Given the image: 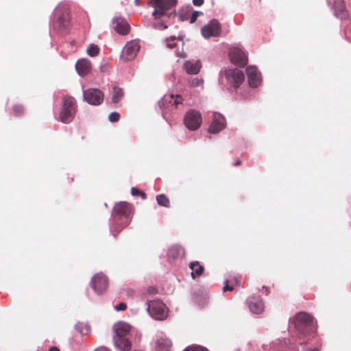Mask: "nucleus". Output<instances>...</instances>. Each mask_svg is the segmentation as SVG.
Returning a JSON list of instances; mask_svg holds the SVG:
<instances>
[{
  "instance_id": "a18cd8bd",
  "label": "nucleus",
  "mask_w": 351,
  "mask_h": 351,
  "mask_svg": "<svg viewBox=\"0 0 351 351\" xmlns=\"http://www.w3.org/2000/svg\"><path fill=\"white\" fill-rule=\"evenodd\" d=\"M96 351H108V350L105 348H100L97 349Z\"/></svg>"
},
{
  "instance_id": "393cba45",
  "label": "nucleus",
  "mask_w": 351,
  "mask_h": 351,
  "mask_svg": "<svg viewBox=\"0 0 351 351\" xmlns=\"http://www.w3.org/2000/svg\"><path fill=\"white\" fill-rule=\"evenodd\" d=\"M75 113V112L74 111L62 108L59 116L60 121L65 123H70L72 121Z\"/></svg>"
},
{
  "instance_id": "c9c22d12",
  "label": "nucleus",
  "mask_w": 351,
  "mask_h": 351,
  "mask_svg": "<svg viewBox=\"0 0 351 351\" xmlns=\"http://www.w3.org/2000/svg\"><path fill=\"white\" fill-rule=\"evenodd\" d=\"M114 308H115V310L117 311H125L127 308V305L124 302H121L119 304H117V306H115Z\"/></svg>"
},
{
  "instance_id": "cd10ccee",
  "label": "nucleus",
  "mask_w": 351,
  "mask_h": 351,
  "mask_svg": "<svg viewBox=\"0 0 351 351\" xmlns=\"http://www.w3.org/2000/svg\"><path fill=\"white\" fill-rule=\"evenodd\" d=\"M157 203L161 206L166 208L170 207V202L169 198L164 194H160L156 196Z\"/></svg>"
},
{
  "instance_id": "ddd939ff",
  "label": "nucleus",
  "mask_w": 351,
  "mask_h": 351,
  "mask_svg": "<svg viewBox=\"0 0 351 351\" xmlns=\"http://www.w3.org/2000/svg\"><path fill=\"white\" fill-rule=\"evenodd\" d=\"M231 62L239 66L243 67L247 64V56L241 49L233 48L229 53Z\"/></svg>"
},
{
  "instance_id": "423d86ee",
  "label": "nucleus",
  "mask_w": 351,
  "mask_h": 351,
  "mask_svg": "<svg viewBox=\"0 0 351 351\" xmlns=\"http://www.w3.org/2000/svg\"><path fill=\"white\" fill-rule=\"evenodd\" d=\"M202 121L201 114L195 110H189L184 117L185 126L192 131L196 130L200 127Z\"/></svg>"
},
{
  "instance_id": "ea45409f",
  "label": "nucleus",
  "mask_w": 351,
  "mask_h": 351,
  "mask_svg": "<svg viewBox=\"0 0 351 351\" xmlns=\"http://www.w3.org/2000/svg\"><path fill=\"white\" fill-rule=\"evenodd\" d=\"M233 290V287L232 286H230L228 285V284H226L223 287V291L224 292L226 291H232Z\"/></svg>"
},
{
  "instance_id": "473e14b6",
  "label": "nucleus",
  "mask_w": 351,
  "mask_h": 351,
  "mask_svg": "<svg viewBox=\"0 0 351 351\" xmlns=\"http://www.w3.org/2000/svg\"><path fill=\"white\" fill-rule=\"evenodd\" d=\"M176 40V37L175 36H171L169 38L167 39L166 42H167V47L169 49H173L174 47H176V44L174 43H172V41L175 40Z\"/></svg>"
},
{
  "instance_id": "72a5a7b5",
  "label": "nucleus",
  "mask_w": 351,
  "mask_h": 351,
  "mask_svg": "<svg viewBox=\"0 0 351 351\" xmlns=\"http://www.w3.org/2000/svg\"><path fill=\"white\" fill-rule=\"evenodd\" d=\"M189 82L191 86H197L202 82V81L198 78H191L189 80Z\"/></svg>"
},
{
  "instance_id": "a19ab883",
  "label": "nucleus",
  "mask_w": 351,
  "mask_h": 351,
  "mask_svg": "<svg viewBox=\"0 0 351 351\" xmlns=\"http://www.w3.org/2000/svg\"><path fill=\"white\" fill-rule=\"evenodd\" d=\"M305 351H318V348H306Z\"/></svg>"
},
{
  "instance_id": "aec40b11",
  "label": "nucleus",
  "mask_w": 351,
  "mask_h": 351,
  "mask_svg": "<svg viewBox=\"0 0 351 351\" xmlns=\"http://www.w3.org/2000/svg\"><path fill=\"white\" fill-rule=\"evenodd\" d=\"M184 66L189 74L195 75L199 72L202 64L199 60H189L185 62Z\"/></svg>"
},
{
  "instance_id": "49530a36",
  "label": "nucleus",
  "mask_w": 351,
  "mask_h": 351,
  "mask_svg": "<svg viewBox=\"0 0 351 351\" xmlns=\"http://www.w3.org/2000/svg\"><path fill=\"white\" fill-rule=\"evenodd\" d=\"M134 3L137 6H139L140 4V0H134Z\"/></svg>"
},
{
  "instance_id": "2f4dec72",
  "label": "nucleus",
  "mask_w": 351,
  "mask_h": 351,
  "mask_svg": "<svg viewBox=\"0 0 351 351\" xmlns=\"http://www.w3.org/2000/svg\"><path fill=\"white\" fill-rule=\"evenodd\" d=\"M120 115L118 112H111L109 116L108 119L111 122H116L119 120Z\"/></svg>"
},
{
  "instance_id": "4be33fe9",
  "label": "nucleus",
  "mask_w": 351,
  "mask_h": 351,
  "mask_svg": "<svg viewBox=\"0 0 351 351\" xmlns=\"http://www.w3.org/2000/svg\"><path fill=\"white\" fill-rule=\"evenodd\" d=\"M115 346L121 351H129L131 348V342L125 337H114Z\"/></svg>"
},
{
  "instance_id": "4c0bfd02",
  "label": "nucleus",
  "mask_w": 351,
  "mask_h": 351,
  "mask_svg": "<svg viewBox=\"0 0 351 351\" xmlns=\"http://www.w3.org/2000/svg\"><path fill=\"white\" fill-rule=\"evenodd\" d=\"M141 192V191H139L138 189H136L135 187H132L131 189V193L134 196L139 195Z\"/></svg>"
},
{
  "instance_id": "37998d69",
  "label": "nucleus",
  "mask_w": 351,
  "mask_h": 351,
  "mask_svg": "<svg viewBox=\"0 0 351 351\" xmlns=\"http://www.w3.org/2000/svg\"><path fill=\"white\" fill-rule=\"evenodd\" d=\"M241 164V160L240 159H237L235 162H234V165L235 166H239Z\"/></svg>"
},
{
  "instance_id": "6e6552de",
  "label": "nucleus",
  "mask_w": 351,
  "mask_h": 351,
  "mask_svg": "<svg viewBox=\"0 0 351 351\" xmlns=\"http://www.w3.org/2000/svg\"><path fill=\"white\" fill-rule=\"evenodd\" d=\"M90 286L97 294H102L108 288V279L102 273L96 274L91 279Z\"/></svg>"
},
{
  "instance_id": "c756f323",
  "label": "nucleus",
  "mask_w": 351,
  "mask_h": 351,
  "mask_svg": "<svg viewBox=\"0 0 351 351\" xmlns=\"http://www.w3.org/2000/svg\"><path fill=\"white\" fill-rule=\"evenodd\" d=\"M99 53V48L95 44H91L87 49V53L91 57L97 56Z\"/></svg>"
},
{
  "instance_id": "39448f33",
  "label": "nucleus",
  "mask_w": 351,
  "mask_h": 351,
  "mask_svg": "<svg viewBox=\"0 0 351 351\" xmlns=\"http://www.w3.org/2000/svg\"><path fill=\"white\" fill-rule=\"evenodd\" d=\"M133 213L132 204L126 202H120L116 204L113 208L112 215L126 219L125 226H127L131 221V215Z\"/></svg>"
},
{
  "instance_id": "7c9ffc66",
  "label": "nucleus",
  "mask_w": 351,
  "mask_h": 351,
  "mask_svg": "<svg viewBox=\"0 0 351 351\" xmlns=\"http://www.w3.org/2000/svg\"><path fill=\"white\" fill-rule=\"evenodd\" d=\"M24 108L22 105L16 104L12 108V112L14 116H20L23 114Z\"/></svg>"
},
{
  "instance_id": "4468645a",
  "label": "nucleus",
  "mask_w": 351,
  "mask_h": 351,
  "mask_svg": "<svg viewBox=\"0 0 351 351\" xmlns=\"http://www.w3.org/2000/svg\"><path fill=\"white\" fill-rule=\"evenodd\" d=\"M246 74L248 79V84L250 87L256 88L261 84V73L257 68L249 66L246 68Z\"/></svg>"
},
{
  "instance_id": "9d476101",
  "label": "nucleus",
  "mask_w": 351,
  "mask_h": 351,
  "mask_svg": "<svg viewBox=\"0 0 351 351\" xmlns=\"http://www.w3.org/2000/svg\"><path fill=\"white\" fill-rule=\"evenodd\" d=\"M182 97L180 95H165L159 101V106L164 110H172L178 107L179 104H182Z\"/></svg>"
},
{
  "instance_id": "a211bd4d",
  "label": "nucleus",
  "mask_w": 351,
  "mask_h": 351,
  "mask_svg": "<svg viewBox=\"0 0 351 351\" xmlns=\"http://www.w3.org/2000/svg\"><path fill=\"white\" fill-rule=\"evenodd\" d=\"M250 310L256 314L261 313L264 308V304L262 299L259 297L252 296L248 300Z\"/></svg>"
},
{
  "instance_id": "09e8293b",
  "label": "nucleus",
  "mask_w": 351,
  "mask_h": 351,
  "mask_svg": "<svg viewBox=\"0 0 351 351\" xmlns=\"http://www.w3.org/2000/svg\"><path fill=\"white\" fill-rule=\"evenodd\" d=\"M265 292H266V294H267L268 291H267V288H265Z\"/></svg>"
},
{
  "instance_id": "7ed1b4c3",
  "label": "nucleus",
  "mask_w": 351,
  "mask_h": 351,
  "mask_svg": "<svg viewBox=\"0 0 351 351\" xmlns=\"http://www.w3.org/2000/svg\"><path fill=\"white\" fill-rule=\"evenodd\" d=\"M55 16L57 18L53 23L54 29L60 33L64 32L70 24L69 8L65 6H58L55 10Z\"/></svg>"
},
{
  "instance_id": "6ab92c4d",
  "label": "nucleus",
  "mask_w": 351,
  "mask_h": 351,
  "mask_svg": "<svg viewBox=\"0 0 351 351\" xmlns=\"http://www.w3.org/2000/svg\"><path fill=\"white\" fill-rule=\"evenodd\" d=\"M75 69L81 76L87 75L91 70V62L88 59L79 60L75 64Z\"/></svg>"
},
{
  "instance_id": "f8f14e48",
  "label": "nucleus",
  "mask_w": 351,
  "mask_h": 351,
  "mask_svg": "<svg viewBox=\"0 0 351 351\" xmlns=\"http://www.w3.org/2000/svg\"><path fill=\"white\" fill-rule=\"evenodd\" d=\"M139 49L140 46L136 42L132 41L127 43L122 50L121 59L124 61L133 60L136 57Z\"/></svg>"
},
{
  "instance_id": "dca6fc26",
  "label": "nucleus",
  "mask_w": 351,
  "mask_h": 351,
  "mask_svg": "<svg viewBox=\"0 0 351 351\" xmlns=\"http://www.w3.org/2000/svg\"><path fill=\"white\" fill-rule=\"evenodd\" d=\"M329 5H332L335 14L341 19L347 16L346 5L343 0H328Z\"/></svg>"
},
{
  "instance_id": "c85d7f7f",
  "label": "nucleus",
  "mask_w": 351,
  "mask_h": 351,
  "mask_svg": "<svg viewBox=\"0 0 351 351\" xmlns=\"http://www.w3.org/2000/svg\"><path fill=\"white\" fill-rule=\"evenodd\" d=\"M182 249L178 246H172L168 251V256L171 258H176L180 254Z\"/></svg>"
},
{
  "instance_id": "a878e982",
  "label": "nucleus",
  "mask_w": 351,
  "mask_h": 351,
  "mask_svg": "<svg viewBox=\"0 0 351 351\" xmlns=\"http://www.w3.org/2000/svg\"><path fill=\"white\" fill-rule=\"evenodd\" d=\"M62 108L75 112L76 104L75 99L70 96H65L63 98Z\"/></svg>"
},
{
  "instance_id": "e433bc0d",
  "label": "nucleus",
  "mask_w": 351,
  "mask_h": 351,
  "mask_svg": "<svg viewBox=\"0 0 351 351\" xmlns=\"http://www.w3.org/2000/svg\"><path fill=\"white\" fill-rule=\"evenodd\" d=\"M199 14H200V12H197V11L194 12L190 17V23H194L197 20V18L199 15Z\"/></svg>"
},
{
  "instance_id": "1a4fd4ad",
  "label": "nucleus",
  "mask_w": 351,
  "mask_h": 351,
  "mask_svg": "<svg viewBox=\"0 0 351 351\" xmlns=\"http://www.w3.org/2000/svg\"><path fill=\"white\" fill-rule=\"evenodd\" d=\"M224 75L228 84L235 88L240 86L245 78L243 72L237 69L226 70Z\"/></svg>"
},
{
  "instance_id": "b1692460",
  "label": "nucleus",
  "mask_w": 351,
  "mask_h": 351,
  "mask_svg": "<svg viewBox=\"0 0 351 351\" xmlns=\"http://www.w3.org/2000/svg\"><path fill=\"white\" fill-rule=\"evenodd\" d=\"M189 268L192 270L191 277L195 279L196 276H200L204 271V268L198 261L190 263Z\"/></svg>"
},
{
  "instance_id": "f03ea898",
  "label": "nucleus",
  "mask_w": 351,
  "mask_h": 351,
  "mask_svg": "<svg viewBox=\"0 0 351 351\" xmlns=\"http://www.w3.org/2000/svg\"><path fill=\"white\" fill-rule=\"evenodd\" d=\"M293 324L298 332L306 336L313 332V318L304 312L298 313L293 319Z\"/></svg>"
},
{
  "instance_id": "f704fd0d",
  "label": "nucleus",
  "mask_w": 351,
  "mask_h": 351,
  "mask_svg": "<svg viewBox=\"0 0 351 351\" xmlns=\"http://www.w3.org/2000/svg\"><path fill=\"white\" fill-rule=\"evenodd\" d=\"M184 351H208L207 349L203 347H189L186 348Z\"/></svg>"
},
{
  "instance_id": "5701e85b",
  "label": "nucleus",
  "mask_w": 351,
  "mask_h": 351,
  "mask_svg": "<svg viewBox=\"0 0 351 351\" xmlns=\"http://www.w3.org/2000/svg\"><path fill=\"white\" fill-rule=\"evenodd\" d=\"M171 341L167 338H160L156 341V351H171Z\"/></svg>"
},
{
  "instance_id": "bb28decb",
  "label": "nucleus",
  "mask_w": 351,
  "mask_h": 351,
  "mask_svg": "<svg viewBox=\"0 0 351 351\" xmlns=\"http://www.w3.org/2000/svg\"><path fill=\"white\" fill-rule=\"evenodd\" d=\"M123 96V90L122 88L114 86L112 88V101L113 103H118Z\"/></svg>"
},
{
  "instance_id": "0eeeda50",
  "label": "nucleus",
  "mask_w": 351,
  "mask_h": 351,
  "mask_svg": "<svg viewBox=\"0 0 351 351\" xmlns=\"http://www.w3.org/2000/svg\"><path fill=\"white\" fill-rule=\"evenodd\" d=\"M83 97L86 102L94 106L100 105L104 98L103 92L100 89L95 88H90L84 90Z\"/></svg>"
},
{
  "instance_id": "f3484780",
  "label": "nucleus",
  "mask_w": 351,
  "mask_h": 351,
  "mask_svg": "<svg viewBox=\"0 0 351 351\" xmlns=\"http://www.w3.org/2000/svg\"><path fill=\"white\" fill-rule=\"evenodd\" d=\"M114 29L119 34L126 35L130 31V25L126 20L117 18L113 21Z\"/></svg>"
},
{
  "instance_id": "de8ad7c7",
  "label": "nucleus",
  "mask_w": 351,
  "mask_h": 351,
  "mask_svg": "<svg viewBox=\"0 0 351 351\" xmlns=\"http://www.w3.org/2000/svg\"><path fill=\"white\" fill-rule=\"evenodd\" d=\"M303 343H304V341H298V343L300 345L302 344Z\"/></svg>"
},
{
  "instance_id": "58836bf2",
  "label": "nucleus",
  "mask_w": 351,
  "mask_h": 351,
  "mask_svg": "<svg viewBox=\"0 0 351 351\" xmlns=\"http://www.w3.org/2000/svg\"><path fill=\"white\" fill-rule=\"evenodd\" d=\"M193 3L196 6H201L204 3V0H193Z\"/></svg>"
},
{
  "instance_id": "9b49d317",
  "label": "nucleus",
  "mask_w": 351,
  "mask_h": 351,
  "mask_svg": "<svg viewBox=\"0 0 351 351\" xmlns=\"http://www.w3.org/2000/svg\"><path fill=\"white\" fill-rule=\"evenodd\" d=\"M221 24L217 19H212L202 29V36L206 38L219 36L221 34Z\"/></svg>"
},
{
  "instance_id": "412c9836",
  "label": "nucleus",
  "mask_w": 351,
  "mask_h": 351,
  "mask_svg": "<svg viewBox=\"0 0 351 351\" xmlns=\"http://www.w3.org/2000/svg\"><path fill=\"white\" fill-rule=\"evenodd\" d=\"M116 333L115 337H125L130 331V326L124 322H119L114 326Z\"/></svg>"
},
{
  "instance_id": "20e7f679",
  "label": "nucleus",
  "mask_w": 351,
  "mask_h": 351,
  "mask_svg": "<svg viewBox=\"0 0 351 351\" xmlns=\"http://www.w3.org/2000/svg\"><path fill=\"white\" fill-rule=\"evenodd\" d=\"M147 311L149 315L156 319L162 320L167 317V306L159 300L147 302Z\"/></svg>"
},
{
  "instance_id": "f257e3e1",
  "label": "nucleus",
  "mask_w": 351,
  "mask_h": 351,
  "mask_svg": "<svg viewBox=\"0 0 351 351\" xmlns=\"http://www.w3.org/2000/svg\"><path fill=\"white\" fill-rule=\"evenodd\" d=\"M178 0H150L149 5L154 8L152 12V16L154 19L153 27L156 29H166L168 26L165 25L163 18H169L171 16H175L176 5Z\"/></svg>"
},
{
  "instance_id": "2eb2a0df",
  "label": "nucleus",
  "mask_w": 351,
  "mask_h": 351,
  "mask_svg": "<svg viewBox=\"0 0 351 351\" xmlns=\"http://www.w3.org/2000/svg\"><path fill=\"white\" fill-rule=\"evenodd\" d=\"M225 118L219 114L215 113L212 123L209 126L208 131L215 134L222 130L225 127Z\"/></svg>"
},
{
  "instance_id": "79ce46f5",
  "label": "nucleus",
  "mask_w": 351,
  "mask_h": 351,
  "mask_svg": "<svg viewBox=\"0 0 351 351\" xmlns=\"http://www.w3.org/2000/svg\"><path fill=\"white\" fill-rule=\"evenodd\" d=\"M48 351H60L57 347L53 346L49 348Z\"/></svg>"
},
{
  "instance_id": "c03bdc74",
  "label": "nucleus",
  "mask_w": 351,
  "mask_h": 351,
  "mask_svg": "<svg viewBox=\"0 0 351 351\" xmlns=\"http://www.w3.org/2000/svg\"><path fill=\"white\" fill-rule=\"evenodd\" d=\"M139 195H141L143 199H145L146 198V194L144 192H143V191L141 192Z\"/></svg>"
}]
</instances>
